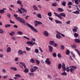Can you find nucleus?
I'll list each match as a JSON object with an SVG mask.
<instances>
[{"label":"nucleus","mask_w":80,"mask_h":80,"mask_svg":"<svg viewBox=\"0 0 80 80\" xmlns=\"http://www.w3.org/2000/svg\"><path fill=\"white\" fill-rule=\"evenodd\" d=\"M54 14L55 16L57 17H58L60 19H63V18L62 17H66V14L63 13H60L59 14H58L57 13L54 12Z\"/></svg>","instance_id":"1"},{"label":"nucleus","mask_w":80,"mask_h":80,"mask_svg":"<svg viewBox=\"0 0 80 80\" xmlns=\"http://www.w3.org/2000/svg\"><path fill=\"white\" fill-rule=\"evenodd\" d=\"M17 14H14V17L15 18V19L16 20H17L19 22H21L22 23L24 24L25 23V20H24V19H23V18H21L19 17H17Z\"/></svg>","instance_id":"2"},{"label":"nucleus","mask_w":80,"mask_h":80,"mask_svg":"<svg viewBox=\"0 0 80 80\" xmlns=\"http://www.w3.org/2000/svg\"><path fill=\"white\" fill-rule=\"evenodd\" d=\"M25 25H27L28 27L31 29V30H32L34 32H35V33H37V32H38V31L36 29H35V28L33 27L32 26L29 24L28 23L26 24Z\"/></svg>","instance_id":"3"},{"label":"nucleus","mask_w":80,"mask_h":80,"mask_svg":"<svg viewBox=\"0 0 80 80\" xmlns=\"http://www.w3.org/2000/svg\"><path fill=\"white\" fill-rule=\"evenodd\" d=\"M20 64H22V65H23V67H24V68H25L24 71V72H25V73H28V72H29L28 69L27 68V67H26V65H25V63L21 62H20Z\"/></svg>","instance_id":"4"},{"label":"nucleus","mask_w":80,"mask_h":80,"mask_svg":"<svg viewBox=\"0 0 80 80\" xmlns=\"http://www.w3.org/2000/svg\"><path fill=\"white\" fill-rule=\"evenodd\" d=\"M18 12H19V13H20V14H22V13H23V12L22 11H23V12H26V13H27V10L25 9L22 7H21L20 9H18Z\"/></svg>","instance_id":"5"},{"label":"nucleus","mask_w":80,"mask_h":80,"mask_svg":"<svg viewBox=\"0 0 80 80\" xmlns=\"http://www.w3.org/2000/svg\"><path fill=\"white\" fill-rule=\"evenodd\" d=\"M45 63L46 64H48V65H50L51 64V62L50 61L49 58H47L45 61Z\"/></svg>","instance_id":"6"},{"label":"nucleus","mask_w":80,"mask_h":80,"mask_svg":"<svg viewBox=\"0 0 80 80\" xmlns=\"http://www.w3.org/2000/svg\"><path fill=\"white\" fill-rule=\"evenodd\" d=\"M62 68L63 69V72H65L66 71V67H65V65L64 63L62 64Z\"/></svg>","instance_id":"7"},{"label":"nucleus","mask_w":80,"mask_h":80,"mask_svg":"<svg viewBox=\"0 0 80 80\" xmlns=\"http://www.w3.org/2000/svg\"><path fill=\"white\" fill-rule=\"evenodd\" d=\"M43 35L44 36H45V37H48L49 35L48 33L46 31L43 32Z\"/></svg>","instance_id":"8"},{"label":"nucleus","mask_w":80,"mask_h":80,"mask_svg":"<svg viewBox=\"0 0 80 80\" xmlns=\"http://www.w3.org/2000/svg\"><path fill=\"white\" fill-rule=\"evenodd\" d=\"M48 47L50 52H53V47L50 46H49Z\"/></svg>","instance_id":"9"},{"label":"nucleus","mask_w":80,"mask_h":80,"mask_svg":"<svg viewBox=\"0 0 80 80\" xmlns=\"http://www.w3.org/2000/svg\"><path fill=\"white\" fill-rule=\"evenodd\" d=\"M74 29L72 30L73 32H77L78 28H77V27H74Z\"/></svg>","instance_id":"10"},{"label":"nucleus","mask_w":80,"mask_h":80,"mask_svg":"<svg viewBox=\"0 0 80 80\" xmlns=\"http://www.w3.org/2000/svg\"><path fill=\"white\" fill-rule=\"evenodd\" d=\"M58 10L59 12H63L64 11V10L62 9V8H58Z\"/></svg>","instance_id":"11"},{"label":"nucleus","mask_w":80,"mask_h":80,"mask_svg":"<svg viewBox=\"0 0 80 80\" xmlns=\"http://www.w3.org/2000/svg\"><path fill=\"white\" fill-rule=\"evenodd\" d=\"M30 62L32 63H35V60L33 58H31L30 60Z\"/></svg>","instance_id":"12"},{"label":"nucleus","mask_w":80,"mask_h":80,"mask_svg":"<svg viewBox=\"0 0 80 80\" xmlns=\"http://www.w3.org/2000/svg\"><path fill=\"white\" fill-rule=\"evenodd\" d=\"M75 50L77 52V53H78V55H79V56H80V52L79 51V50L77 49H75Z\"/></svg>","instance_id":"13"},{"label":"nucleus","mask_w":80,"mask_h":80,"mask_svg":"<svg viewBox=\"0 0 80 80\" xmlns=\"http://www.w3.org/2000/svg\"><path fill=\"white\" fill-rule=\"evenodd\" d=\"M37 16L38 18H42V15L40 13L38 14L37 15Z\"/></svg>","instance_id":"14"},{"label":"nucleus","mask_w":80,"mask_h":80,"mask_svg":"<svg viewBox=\"0 0 80 80\" xmlns=\"http://www.w3.org/2000/svg\"><path fill=\"white\" fill-rule=\"evenodd\" d=\"M7 52H11V48L10 47H8L7 50Z\"/></svg>","instance_id":"15"},{"label":"nucleus","mask_w":80,"mask_h":80,"mask_svg":"<svg viewBox=\"0 0 80 80\" xmlns=\"http://www.w3.org/2000/svg\"><path fill=\"white\" fill-rule=\"evenodd\" d=\"M35 27H38V21H35L34 22Z\"/></svg>","instance_id":"16"},{"label":"nucleus","mask_w":80,"mask_h":80,"mask_svg":"<svg viewBox=\"0 0 80 80\" xmlns=\"http://www.w3.org/2000/svg\"><path fill=\"white\" fill-rule=\"evenodd\" d=\"M75 42L76 43H80V39H75Z\"/></svg>","instance_id":"17"},{"label":"nucleus","mask_w":80,"mask_h":80,"mask_svg":"<svg viewBox=\"0 0 80 80\" xmlns=\"http://www.w3.org/2000/svg\"><path fill=\"white\" fill-rule=\"evenodd\" d=\"M62 64L61 63H60L58 65V68L59 69H61L62 68Z\"/></svg>","instance_id":"18"},{"label":"nucleus","mask_w":80,"mask_h":80,"mask_svg":"<svg viewBox=\"0 0 80 80\" xmlns=\"http://www.w3.org/2000/svg\"><path fill=\"white\" fill-rule=\"evenodd\" d=\"M33 7L34 10H37V11L38 10V8L37 7H36V5H33Z\"/></svg>","instance_id":"19"},{"label":"nucleus","mask_w":80,"mask_h":80,"mask_svg":"<svg viewBox=\"0 0 80 80\" xmlns=\"http://www.w3.org/2000/svg\"><path fill=\"white\" fill-rule=\"evenodd\" d=\"M75 71V69L73 68H71L70 69V72L71 73H74V72Z\"/></svg>","instance_id":"20"},{"label":"nucleus","mask_w":80,"mask_h":80,"mask_svg":"<svg viewBox=\"0 0 80 80\" xmlns=\"http://www.w3.org/2000/svg\"><path fill=\"white\" fill-rule=\"evenodd\" d=\"M55 22L57 24L58 23H62V22L61 21H59L58 20H55Z\"/></svg>","instance_id":"21"},{"label":"nucleus","mask_w":80,"mask_h":80,"mask_svg":"<svg viewBox=\"0 0 80 80\" xmlns=\"http://www.w3.org/2000/svg\"><path fill=\"white\" fill-rule=\"evenodd\" d=\"M54 41H50L49 42V44L50 45H53L54 44Z\"/></svg>","instance_id":"22"},{"label":"nucleus","mask_w":80,"mask_h":80,"mask_svg":"<svg viewBox=\"0 0 80 80\" xmlns=\"http://www.w3.org/2000/svg\"><path fill=\"white\" fill-rule=\"evenodd\" d=\"M10 69L12 70H14L15 71H17V69L16 68L11 67L10 68Z\"/></svg>","instance_id":"23"},{"label":"nucleus","mask_w":80,"mask_h":80,"mask_svg":"<svg viewBox=\"0 0 80 80\" xmlns=\"http://www.w3.org/2000/svg\"><path fill=\"white\" fill-rule=\"evenodd\" d=\"M32 43H33V42H30V41H28L27 42V44H28V45H32Z\"/></svg>","instance_id":"24"},{"label":"nucleus","mask_w":80,"mask_h":80,"mask_svg":"<svg viewBox=\"0 0 80 80\" xmlns=\"http://www.w3.org/2000/svg\"><path fill=\"white\" fill-rule=\"evenodd\" d=\"M18 53L20 54V55H22L23 53V51L22 50H20L18 51Z\"/></svg>","instance_id":"25"},{"label":"nucleus","mask_w":80,"mask_h":80,"mask_svg":"<svg viewBox=\"0 0 80 80\" xmlns=\"http://www.w3.org/2000/svg\"><path fill=\"white\" fill-rule=\"evenodd\" d=\"M14 34H15V32L13 31H12L11 33H9V35L11 36H13Z\"/></svg>","instance_id":"26"},{"label":"nucleus","mask_w":80,"mask_h":80,"mask_svg":"<svg viewBox=\"0 0 80 80\" xmlns=\"http://www.w3.org/2000/svg\"><path fill=\"white\" fill-rule=\"evenodd\" d=\"M61 75H62V76L65 75V76H66V75H67V73L65 72H64L62 73H61Z\"/></svg>","instance_id":"27"},{"label":"nucleus","mask_w":80,"mask_h":80,"mask_svg":"<svg viewBox=\"0 0 80 80\" xmlns=\"http://www.w3.org/2000/svg\"><path fill=\"white\" fill-rule=\"evenodd\" d=\"M56 37L57 38H61V36L59 35L58 34H57Z\"/></svg>","instance_id":"28"},{"label":"nucleus","mask_w":80,"mask_h":80,"mask_svg":"<svg viewBox=\"0 0 80 80\" xmlns=\"http://www.w3.org/2000/svg\"><path fill=\"white\" fill-rule=\"evenodd\" d=\"M4 12H5V10L3 9H1L0 10V13L1 14H3Z\"/></svg>","instance_id":"29"},{"label":"nucleus","mask_w":80,"mask_h":80,"mask_svg":"<svg viewBox=\"0 0 80 80\" xmlns=\"http://www.w3.org/2000/svg\"><path fill=\"white\" fill-rule=\"evenodd\" d=\"M71 48H77V47L76 46V45H75V44H73L71 45Z\"/></svg>","instance_id":"30"},{"label":"nucleus","mask_w":80,"mask_h":80,"mask_svg":"<svg viewBox=\"0 0 80 80\" xmlns=\"http://www.w3.org/2000/svg\"><path fill=\"white\" fill-rule=\"evenodd\" d=\"M69 68H73L74 69H77V67L75 66H70Z\"/></svg>","instance_id":"31"},{"label":"nucleus","mask_w":80,"mask_h":80,"mask_svg":"<svg viewBox=\"0 0 80 80\" xmlns=\"http://www.w3.org/2000/svg\"><path fill=\"white\" fill-rule=\"evenodd\" d=\"M65 49V46L63 45L61 46V50H63Z\"/></svg>","instance_id":"32"},{"label":"nucleus","mask_w":80,"mask_h":80,"mask_svg":"<svg viewBox=\"0 0 80 80\" xmlns=\"http://www.w3.org/2000/svg\"><path fill=\"white\" fill-rule=\"evenodd\" d=\"M11 26L10 24H6L5 25V28H8V27H10Z\"/></svg>","instance_id":"33"},{"label":"nucleus","mask_w":80,"mask_h":80,"mask_svg":"<svg viewBox=\"0 0 80 80\" xmlns=\"http://www.w3.org/2000/svg\"><path fill=\"white\" fill-rule=\"evenodd\" d=\"M35 60L37 65H39L40 64V61L37 59H36Z\"/></svg>","instance_id":"34"},{"label":"nucleus","mask_w":80,"mask_h":80,"mask_svg":"<svg viewBox=\"0 0 80 80\" xmlns=\"http://www.w3.org/2000/svg\"><path fill=\"white\" fill-rule=\"evenodd\" d=\"M30 70L31 71V72H32V73H33V72H35V71L33 69V68H31L30 69Z\"/></svg>","instance_id":"35"},{"label":"nucleus","mask_w":80,"mask_h":80,"mask_svg":"<svg viewBox=\"0 0 80 80\" xmlns=\"http://www.w3.org/2000/svg\"><path fill=\"white\" fill-rule=\"evenodd\" d=\"M18 35H23V32H22L21 31H19L18 32Z\"/></svg>","instance_id":"36"},{"label":"nucleus","mask_w":80,"mask_h":80,"mask_svg":"<svg viewBox=\"0 0 80 80\" xmlns=\"http://www.w3.org/2000/svg\"><path fill=\"white\" fill-rule=\"evenodd\" d=\"M62 5L64 6V7H65V5L66 4V2L65 1L63 2L62 3Z\"/></svg>","instance_id":"37"},{"label":"nucleus","mask_w":80,"mask_h":80,"mask_svg":"<svg viewBox=\"0 0 80 80\" xmlns=\"http://www.w3.org/2000/svg\"><path fill=\"white\" fill-rule=\"evenodd\" d=\"M26 48L27 51H30V50H31V48H30L27 47H26Z\"/></svg>","instance_id":"38"},{"label":"nucleus","mask_w":80,"mask_h":80,"mask_svg":"<svg viewBox=\"0 0 80 80\" xmlns=\"http://www.w3.org/2000/svg\"><path fill=\"white\" fill-rule=\"evenodd\" d=\"M48 15L49 17H52V14L51 12H49L48 13Z\"/></svg>","instance_id":"39"},{"label":"nucleus","mask_w":80,"mask_h":80,"mask_svg":"<svg viewBox=\"0 0 80 80\" xmlns=\"http://www.w3.org/2000/svg\"><path fill=\"white\" fill-rule=\"evenodd\" d=\"M29 75V76H34V75H34V74L33 73H32L31 72H30L28 74Z\"/></svg>","instance_id":"40"},{"label":"nucleus","mask_w":80,"mask_h":80,"mask_svg":"<svg viewBox=\"0 0 80 80\" xmlns=\"http://www.w3.org/2000/svg\"><path fill=\"white\" fill-rule=\"evenodd\" d=\"M74 2L75 3L77 4V5L78 4V3H79L78 2V0H75Z\"/></svg>","instance_id":"41"},{"label":"nucleus","mask_w":80,"mask_h":80,"mask_svg":"<svg viewBox=\"0 0 80 80\" xmlns=\"http://www.w3.org/2000/svg\"><path fill=\"white\" fill-rule=\"evenodd\" d=\"M70 54V51L68 50H67L66 51V55H69Z\"/></svg>","instance_id":"42"},{"label":"nucleus","mask_w":80,"mask_h":80,"mask_svg":"<svg viewBox=\"0 0 80 80\" xmlns=\"http://www.w3.org/2000/svg\"><path fill=\"white\" fill-rule=\"evenodd\" d=\"M70 69L69 68H68V67H67V68H66V71L67 72H70Z\"/></svg>","instance_id":"43"},{"label":"nucleus","mask_w":80,"mask_h":80,"mask_svg":"<svg viewBox=\"0 0 80 80\" xmlns=\"http://www.w3.org/2000/svg\"><path fill=\"white\" fill-rule=\"evenodd\" d=\"M17 3L18 4H20V5H21L22 4V2L20 1H18L17 2Z\"/></svg>","instance_id":"44"},{"label":"nucleus","mask_w":80,"mask_h":80,"mask_svg":"<svg viewBox=\"0 0 80 80\" xmlns=\"http://www.w3.org/2000/svg\"><path fill=\"white\" fill-rule=\"evenodd\" d=\"M74 36L75 37L77 38V37H78V34L77 33H74Z\"/></svg>","instance_id":"45"},{"label":"nucleus","mask_w":80,"mask_h":80,"mask_svg":"<svg viewBox=\"0 0 80 80\" xmlns=\"http://www.w3.org/2000/svg\"><path fill=\"white\" fill-rule=\"evenodd\" d=\"M33 68H34V70L35 71H36L37 69H38V67H37V66H34Z\"/></svg>","instance_id":"46"},{"label":"nucleus","mask_w":80,"mask_h":80,"mask_svg":"<svg viewBox=\"0 0 80 80\" xmlns=\"http://www.w3.org/2000/svg\"><path fill=\"white\" fill-rule=\"evenodd\" d=\"M15 77H18L19 78H20L21 76L19 74H16L15 75Z\"/></svg>","instance_id":"47"},{"label":"nucleus","mask_w":80,"mask_h":80,"mask_svg":"<svg viewBox=\"0 0 80 80\" xmlns=\"http://www.w3.org/2000/svg\"><path fill=\"white\" fill-rule=\"evenodd\" d=\"M52 55L54 57H57V54L56 53H54L52 54Z\"/></svg>","instance_id":"48"},{"label":"nucleus","mask_w":80,"mask_h":80,"mask_svg":"<svg viewBox=\"0 0 80 80\" xmlns=\"http://www.w3.org/2000/svg\"><path fill=\"white\" fill-rule=\"evenodd\" d=\"M57 56L58 57H59V58H61V57H62L61 54H60V53L58 54Z\"/></svg>","instance_id":"49"},{"label":"nucleus","mask_w":80,"mask_h":80,"mask_svg":"<svg viewBox=\"0 0 80 80\" xmlns=\"http://www.w3.org/2000/svg\"><path fill=\"white\" fill-rule=\"evenodd\" d=\"M35 52H36V53H38V52H39L38 51V49H35Z\"/></svg>","instance_id":"50"},{"label":"nucleus","mask_w":80,"mask_h":80,"mask_svg":"<svg viewBox=\"0 0 80 80\" xmlns=\"http://www.w3.org/2000/svg\"><path fill=\"white\" fill-rule=\"evenodd\" d=\"M72 2H69L68 3V5H72Z\"/></svg>","instance_id":"51"},{"label":"nucleus","mask_w":80,"mask_h":80,"mask_svg":"<svg viewBox=\"0 0 80 80\" xmlns=\"http://www.w3.org/2000/svg\"><path fill=\"white\" fill-rule=\"evenodd\" d=\"M23 38H26V39H27V40H30V39L28 38H27V37L25 36H23Z\"/></svg>","instance_id":"52"},{"label":"nucleus","mask_w":80,"mask_h":80,"mask_svg":"<svg viewBox=\"0 0 80 80\" xmlns=\"http://www.w3.org/2000/svg\"><path fill=\"white\" fill-rule=\"evenodd\" d=\"M53 46L55 47H57V44L56 43H54Z\"/></svg>","instance_id":"53"},{"label":"nucleus","mask_w":80,"mask_h":80,"mask_svg":"<svg viewBox=\"0 0 80 80\" xmlns=\"http://www.w3.org/2000/svg\"><path fill=\"white\" fill-rule=\"evenodd\" d=\"M38 25H42V22L39 21H38Z\"/></svg>","instance_id":"54"},{"label":"nucleus","mask_w":80,"mask_h":80,"mask_svg":"<svg viewBox=\"0 0 80 80\" xmlns=\"http://www.w3.org/2000/svg\"><path fill=\"white\" fill-rule=\"evenodd\" d=\"M3 33V31L2 29H0V33Z\"/></svg>","instance_id":"55"},{"label":"nucleus","mask_w":80,"mask_h":80,"mask_svg":"<svg viewBox=\"0 0 80 80\" xmlns=\"http://www.w3.org/2000/svg\"><path fill=\"white\" fill-rule=\"evenodd\" d=\"M2 72L4 73H5L6 72V70L3 69H2Z\"/></svg>","instance_id":"56"},{"label":"nucleus","mask_w":80,"mask_h":80,"mask_svg":"<svg viewBox=\"0 0 80 80\" xmlns=\"http://www.w3.org/2000/svg\"><path fill=\"white\" fill-rule=\"evenodd\" d=\"M10 22L11 23L15 24V22L11 21V20H10Z\"/></svg>","instance_id":"57"},{"label":"nucleus","mask_w":80,"mask_h":80,"mask_svg":"<svg viewBox=\"0 0 80 80\" xmlns=\"http://www.w3.org/2000/svg\"><path fill=\"white\" fill-rule=\"evenodd\" d=\"M13 27L14 28H18V26L17 25H14L13 26Z\"/></svg>","instance_id":"58"},{"label":"nucleus","mask_w":80,"mask_h":80,"mask_svg":"<svg viewBox=\"0 0 80 80\" xmlns=\"http://www.w3.org/2000/svg\"><path fill=\"white\" fill-rule=\"evenodd\" d=\"M48 18L50 20H51V21H52L53 18H52L49 17H48Z\"/></svg>","instance_id":"59"},{"label":"nucleus","mask_w":80,"mask_h":80,"mask_svg":"<svg viewBox=\"0 0 80 80\" xmlns=\"http://www.w3.org/2000/svg\"><path fill=\"white\" fill-rule=\"evenodd\" d=\"M18 58H15V61L16 62L17 61H18Z\"/></svg>","instance_id":"60"},{"label":"nucleus","mask_w":80,"mask_h":80,"mask_svg":"<svg viewBox=\"0 0 80 80\" xmlns=\"http://www.w3.org/2000/svg\"><path fill=\"white\" fill-rule=\"evenodd\" d=\"M3 57V54L0 53V57L2 58V57Z\"/></svg>","instance_id":"61"},{"label":"nucleus","mask_w":80,"mask_h":80,"mask_svg":"<svg viewBox=\"0 0 80 80\" xmlns=\"http://www.w3.org/2000/svg\"><path fill=\"white\" fill-rule=\"evenodd\" d=\"M52 6L53 7H57V5L54 3H52Z\"/></svg>","instance_id":"62"},{"label":"nucleus","mask_w":80,"mask_h":80,"mask_svg":"<svg viewBox=\"0 0 80 80\" xmlns=\"http://www.w3.org/2000/svg\"><path fill=\"white\" fill-rule=\"evenodd\" d=\"M66 23L67 25H68V24H70V21H69L68 22H66Z\"/></svg>","instance_id":"63"},{"label":"nucleus","mask_w":80,"mask_h":80,"mask_svg":"<svg viewBox=\"0 0 80 80\" xmlns=\"http://www.w3.org/2000/svg\"><path fill=\"white\" fill-rule=\"evenodd\" d=\"M76 14H80V12H79L77 10L76 11Z\"/></svg>","instance_id":"64"}]
</instances>
